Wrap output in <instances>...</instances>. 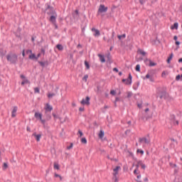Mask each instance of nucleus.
<instances>
[{
  "label": "nucleus",
  "instance_id": "obj_1",
  "mask_svg": "<svg viewBox=\"0 0 182 182\" xmlns=\"http://www.w3.org/2000/svg\"><path fill=\"white\" fill-rule=\"evenodd\" d=\"M6 59L11 65H16L18 62V55L15 53H10L6 55Z\"/></svg>",
  "mask_w": 182,
  "mask_h": 182
},
{
  "label": "nucleus",
  "instance_id": "obj_2",
  "mask_svg": "<svg viewBox=\"0 0 182 182\" xmlns=\"http://www.w3.org/2000/svg\"><path fill=\"white\" fill-rule=\"evenodd\" d=\"M48 14H51V16L50 17V21L52 22L53 24L56 23V18H58V14H56V11L51 9V12Z\"/></svg>",
  "mask_w": 182,
  "mask_h": 182
},
{
  "label": "nucleus",
  "instance_id": "obj_3",
  "mask_svg": "<svg viewBox=\"0 0 182 182\" xmlns=\"http://www.w3.org/2000/svg\"><path fill=\"white\" fill-rule=\"evenodd\" d=\"M107 6H105L103 4H100L98 9V14H106L107 12Z\"/></svg>",
  "mask_w": 182,
  "mask_h": 182
},
{
  "label": "nucleus",
  "instance_id": "obj_4",
  "mask_svg": "<svg viewBox=\"0 0 182 182\" xmlns=\"http://www.w3.org/2000/svg\"><path fill=\"white\" fill-rule=\"evenodd\" d=\"M148 138L142 137L139 139V143H144L145 144H150V137H149V134L147 135Z\"/></svg>",
  "mask_w": 182,
  "mask_h": 182
},
{
  "label": "nucleus",
  "instance_id": "obj_5",
  "mask_svg": "<svg viewBox=\"0 0 182 182\" xmlns=\"http://www.w3.org/2000/svg\"><path fill=\"white\" fill-rule=\"evenodd\" d=\"M80 103L81 105H90V97H86L85 100L82 99Z\"/></svg>",
  "mask_w": 182,
  "mask_h": 182
},
{
  "label": "nucleus",
  "instance_id": "obj_6",
  "mask_svg": "<svg viewBox=\"0 0 182 182\" xmlns=\"http://www.w3.org/2000/svg\"><path fill=\"white\" fill-rule=\"evenodd\" d=\"M52 10H53V7L50 6V5L48 4L46 9V14H48V15H52V14H49L50 12H52Z\"/></svg>",
  "mask_w": 182,
  "mask_h": 182
},
{
  "label": "nucleus",
  "instance_id": "obj_7",
  "mask_svg": "<svg viewBox=\"0 0 182 182\" xmlns=\"http://www.w3.org/2000/svg\"><path fill=\"white\" fill-rule=\"evenodd\" d=\"M52 110H53V107L52 106H50V105L46 104V113L50 112H52Z\"/></svg>",
  "mask_w": 182,
  "mask_h": 182
},
{
  "label": "nucleus",
  "instance_id": "obj_8",
  "mask_svg": "<svg viewBox=\"0 0 182 182\" xmlns=\"http://www.w3.org/2000/svg\"><path fill=\"white\" fill-rule=\"evenodd\" d=\"M159 97L160 99H166L167 97V92L165 90L161 91Z\"/></svg>",
  "mask_w": 182,
  "mask_h": 182
},
{
  "label": "nucleus",
  "instance_id": "obj_9",
  "mask_svg": "<svg viewBox=\"0 0 182 182\" xmlns=\"http://www.w3.org/2000/svg\"><path fill=\"white\" fill-rule=\"evenodd\" d=\"M92 32H95L94 36L97 37L100 35V31L98 29H96L95 28H92L91 29Z\"/></svg>",
  "mask_w": 182,
  "mask_h": 182
},
{
  "label": "nucleus",
  "instance_id": "obj_10",
  "mask_svg": "<svg viewBox=\"0 0 182 182\" xmlns=\"http://www.w3.org/2000/svg\"><path fill=\"white\" fill-rule=\"evenodd\" d=\"M28 59H31V60H38V57L33 53H31L28 55Z\"/></svg>",
  "mask_w": 182,
  "mask_h": 182
},
{
  "label": "nucleus",
  "instance_id": "obj_11",
  "mask_svg": "<svg viewBox=\"0 0 182 182\" xmlns=\"http://www.w3.org/2000/svg\"><path fill=\"white\" fill-rule=\"evenodd\" d=\"M18 111L17 107H14V109L11 112V117H16V112Z\"/></svg>",
  "mask_w": 182,
  "mask_h": 182
},
{
  "label": "nucleus",
  "instance_id": "obj_12",
  "mask_svg": "<svg viewBox=\"0 0 182 182\" xmlns=\"http://www.w3.org/2000/svg\"><path fill=\"white\" fill-rule=\"evenodd\" d=\"M145 62H149V66H150L151 68L153 66H156V65H157L156 63H154L151 60H149V59H146Z\"/></svg>",
  "mask_w": 182,
  "mask_h": 182
},
{
  "label": "nucleus",
  "instance_id": "obj_13",
  "mask_svg": "<svg viewBox=\"0 0 182 182\" xmlns=\"http://www.w3.org/2000/svg\"><path fill=\"white\" fill-rule=\"evenodd\" d=\"M33 136L36 137V140L37 141H41V137H42V135L41 134H36V133H33Z\"/></svg>",
  "mask_w": 182,
  "mask_h": 182
},
{
  "label": "nucleus",
  "instance_id": "obj_14",
  "mask_svg": "<svg viewBox=\"0 0 182 182\" xmlns=\"http://www.w3.org/2000/svg\"><path fill=\"white\" fill-rule=\"evenodd\" d=\"M38 63L42 68H45V66H48L49 65V63L48 61H38Z\"/></svg>",
  "mask_w": 182,
  "mask_h": 182
},
{
  "label": "nucleus",
  "instance_id": "obj_15",
  "mask_svg": "<svg viewBox=\"0 0 182 182\" xmlns=\"http://www.w3.org/2000/svg\"><path fill=\"white\" fill-rule=\"evenodd\" d=\"M132 74L129 73L128 79H127V82H126V85H132Z\"/></svg>",
  "mask_w": 182,
  "mask_h": 182
},
{
  "label": "nucleus",
  "instance_id": "obj_16",
  "mask_svg": "<svg viewBox=\"0 0 182 182\" xmlns=\"http://www.w3.org/2000/svg\"><path fill=\"white\" fill-rule=\"evenodd\" d=\"M34 117H36V119H39V120H42V114L39 112H36Z\"/></svg>",
  "mask_w": 182,
  "mask_h": 182
},
{
  "label": "nucleus",
  "instance_id": "obj_17",
  "mask_svg": "<svg viewBox=\"0 0 182 182\" xmlns=\"http://www.w3.org/2000/svg\"><path fill=\"white\" fill-rule=\"evenodd\" d=\"M6 55V50L0 48V56H5Z\"/></svg>",
  "mask_w": 182,
  "mask_h": 182
},
{
  "label": "nucleus",
  "instance_id": "obj_18",
  "mask_svg": "<svg viewBox=\"0 0 182 182\" xmlns=\"http://www.w3.org/2000/svg\"><path fill=\"white\" fill-rule=\"evenodd\" d=\"M98 56L100 57V60L102 63H105V62H106V59H105V55L98 54Z\"/></svg>",
  "mask_w": 182,
  "mask_h": 182
},
{
  "label": "nucleus",
  "instance_id": "obj_19",
  "mask_svg": "<svg viewBox=\"0 0 182 182\" xmlns=\"http://www.w3.org/2000/svg\"><path fill=\"white\" fill-rule=\"evenodd\" d=\"M152 73H153V70L149 71L148 73L145 76L146 79H150L151 77V76L153 75Z\"/></svg>",
  "mask_w": 182,
  "mask_h": 182
},
{
  "label": "nucleus",
  "instance_id": "obj_20",
  "mask_svg": "<svg viewBox=\"0 0 182 182\" xmlns=\"http://www.w3.org/2000/svg\"><path fill=\"white\" fill-rule=\"evenodd\" d=\"M98 137L100 139H102V137H105V132L102 129H100V133L98 134Z\"/></svg>",
  "mask_w": 182,
  "mask_h": 182
},
{
  "label": "nucleus",
  "instance_id": "obj_21",
  "mask_svg": "<svg viewBox=\"0 0 182 182\" xmlns=\"http://www.w3.org/2000/svg\"><path fill=\"white\" fill-rule=\"evenodd\" d=\"M119 170H120V166H116V168H114V177H116V175L118 174Z\"/></svg>",
  "mask_w": 182,
  "mask_h": 182
},
{
  "label": "nucleus",
  "instance_id": "obj_22",
  "mask_svg": "<svg viewBox=\"0 0 182 182\" xmlns=\"http://www.w3.org/2000/svg\"><path fill=\"white\" fill-rule=\"evenodd\" d=\"M171 29H178V23H174Z\"/></svg>",
  "mask_w": 182,
  "mask_h": 182
},
{
  "label": "nucleus",
  "instance_id": "obj_23",
  "mask_svg": "<svg viewBox=\"0 0 182 182\" xmlns=\"http://www.w3.org/2000/svg\"><path fill=\"white\" fill-rule=\"evenodd\" d=\"M138 53H140L142 56H146V52L141 49L138 50Z\"/></svg>",
  "mask_w": 182,
  "mask_h": 182
},
{
  "label": "nucleus",
  "instance_id": "obj_24",
  "mask_svg": "<svg viewBox=\"0 0 182 182\" xmlns=\"http://www.w3.org/2000/svg\"><path fill=\"white\" fill-rule=\"evenodd\" d=\"M173 54L171 53L169 57L168 58V59L166 60L167 63H170V62L171 61V59H173Z\"/></svg>",
  "mask_w": 182,
  "mask_h": 182
},
{
  "label": "nucleus",
  "instance_id": "obj_25",
  "mask_svg": "<svg viewBox=\"0 0 182 182\" xmlns=\"http://www.w3.org/2000/svg\"><path fill=\"white\" fill-rule=\"evenodd\" d=\"M51 117H52L50 116V112L46 113V120H50Z\"/></svg>",
  "mask_w": 182,
  "mask_h": 182
},
{
  "label": "nucleus",
  "instance_id": "obj_26",
  "mask_svg": "<svg viewBox=\"0 0 182 182\" xmlns=\"http://www.w3.org/2000/svg\"><path fill=\"white\" fill-rule=\"evenodd\" d=\"M117 38L119 41H122V39H124L126 38V34H122L120 36H117Z\"/></svg>",
  "mask_w": 182,
  "mask_h": 182
},
{
  "label": "nucleus",
  "instance_id": "obj_27",
  "mask_svg": "<svg viewBox=\"0 0 182 182\" xmlns=\"http://www.w3.org/2000/svg\"><path fill=\"white\" fill-rule=\"evenodd\" d=\"M57 49H58V50H63V46H62L61 44H58L56 46Z\"/></svg>",
  "mask_w": 182,
  "mask_h": 182
},
{
  "label": "nucleus",
  "instance_id": "obj_28",
  "mask_svg": "<svg viewBox=\"0 0 182 182\" xmlns=\"http://www.w3.org/2000/svg\"><path fill=\"white\" fill-rule=\"evenodd\" d=\"M81 143H82V144H86L87 143V140L86 139V138H82Z\"/></svg>",
  "mask_w": 182,
  "mask_h": 182
},
{
  "label": "nucleus",
  "instance_id": "obj_29",
  "mask_svg": "<svg viewBox=\"0 0 182 182\" xmlns=\"http://www.w3.org/2000/svg\"><path fill=\"white\" fill-rule=\"evenodd\" d=\"M8 168V163L4 162L3 164V170H6Z\"/></svg>",
  "mask_w": 182,
  "mask_h": 182
},
{
  "label": "nucleus",
  "instance_id": "obj_30",
  "mask_svg": "<svg viewBox=\"0 0 182 182\" xmlns=\"http://www.w3.org/2000/svg\"><path fill=\"white\" fill-rule=\"evenodd\" d=\"M53 96H56V94H55V93H50V94L48 95V97L49 99L53 97Z\"/></svg>",
  "mask_w": 182,
  "mask_h": 182
},
{
  "label": "nucleus",
  "instance_id": "obj_31",
  "mask_svg": "<svg viewBox=\"0 0 182 182\" xmlns=\"http://www.w3.org/2000/svg\"><path fill=\"white\" fill-rule=\"evenodd\" d=\"M85 65L87 69H90V65H89V63H87V61H85Z\"/></svg>",
  "mask_w": 182,
  "mask_h": 182
},
{
  "label": "nucleus",
  "instance_id": "obj_32",
  "mask_svg": "<svg viewBox=\"0 0 182 182\" xmlns=\"http://www.w3.org/2000/svg\"><path fill=\"white\" fill-rule=\"evenodd\" d=\"M111 59H112V58H111V56H110V53H109L107 54V60H108V62H109V63H112V61H110Z\"/></svg>",
  "mask_w": 182,
  "mask_h": 182
},
{
  "label": "nucleus",
  "instance_id": "obj_33",
  "mask_svg": "<svg viewBox=\"0 0 182 182\" xmlns=\"http://www.w3.org/2000/svg\"><path fill=\"white\" fill-rule=\"evenodd\" d=\"M135 70H136V72H140V65L138 64L136 65Z\"/></svg>",
  "mask_w": 182,
  "mask_h": 182
},
{
  "label": "nucleus",
  "instance_id": "obj_34",
  "mask_svg": "<svg viewBox=\"0 0 182 182\" xmlns=\"http://www.w3.org/2000/svg\"><path fill=\"white\" fill-rule=\"evenodd\" d=\"M133 96V92H127V97L128 98H130V97H132Z\"/></svg>",
  "mask_w": 182,
  "mask_h": 182
},
{
  "label": "nucleus",
  "instance_id": "obj_35",
  "mask_svg": "<svg viewBox=\"0 0 182 182\" xmlns=\"http://www.w3.org/2000/svg\"><path fill=\"white\" fill-rule=\"evenodd\" d=\"M54 177H59L60 181H62V180H63V178L61 177V176L58 173H55Z\"/></svg>",
  "mask_w": 182,
  "mask_h": 182
},
{
  "label": "nucleus",
  "instance_id": "obj_36",
  "mask_svg": "<svg viewBox=\"0 0 182 182\" xmlns=\"http://www.w3.org/2000/svg\"><path fill=\"white\" fill-rule=\"evenodd\" d=\"M113 38H109L107 40V43H109V45H112L113 43Z\"/></svg>",
  "mask_w": 182,
  "mask_h": 182
},
{
  "label": "nucleus",
  "instance_id": "obj_37",
  "mask_svg": "<svg viewBox=\"0 0 182 182\" xmlns=\"http://www.w3.org/2000/svg\"><path fill=\"white\" fill-rule=\"evenodd\" d=\"M54 168H55V170H59V164L55 163V164H54Z\"/></svg>",
  "mask_w": 182,
  "mask_h": 182
},
{
  "label": "nucleus",
  "instance_id": "obj_38",
  "mask_svg": "<svg viewBox=\"0 0 182 182\" xmlns=\"http://www.w3.org/2000/svg\"><path fill=\"white\" fill-rule=\"evenodd\" d=\"M26 83H29V81L28 80H24L21 82V85H26Z\"/></svg>",
  "mask_w": 182,
  "mask_h": 182
},
{
  "label": "nucleus",
  "instance_id": "obj_39",
  "mask_svg": "<svg viewBox=\"0 0 182 182\" xmlns=\"http://www.w3.org/2000/svg\"><path fill=\"white\" fill-rule=\"evenodd\" d=\"M136 153H140V154H144V151L141 149H137Z\"/></svg>",
  "mask_w": 182,
  "mask_h": 182
},
{
  "label": "nucleus",
  "instance_id": "obj_40",
  "mask_svg": "<svg viewBox=\"0 0 182 182\" xmlns=\"http://www.w3.org/2000/svg\"><path fill=\"white\" fill-rule=\"evenodd\" d=\"M40 90H39V87H35L34 88V93H39Z\"/></svg>",
  "mask_w": 182,
  "mask_h": 182
},
{
  "label": "nucleus",
  "instance_id": "obj_41",
  "mask_svg": "<svg viewBox=\"0 0 182 182\" xmlns=\"http://www.w3.org/2000/svg\"><path fill=\"white\" fill-rule=\"evenodd\" d=\"M169 164H170L171 167H172L173 168L177 167V165L176 164L170 163Z\"/></svg>",
  "mask_w": 182,
  "mask_h": 182
},
{
  "label": "nucleus",
  "instance_id": "obj_42",
  "mask_svg": "<svg viewBox=\"0 0 182 182\" xmlns=\"http://www.w3.org/2000/svg\"><path fill=\"white\" fill-rule=\"evenodd\" d=\"M26 53L27 55H31V54L32 53V50H27L26 51Z\"/></svg>",
  "mask_w": 182,
  "mask_h": 182
},
{
  "label": "nucleus",
  "instance_id": "obj_43",
  "mask_svg": "<svg viewBox=\"0 0 182 182\" xmlns=\"http://www.w3.org/2000/svg\"><path fill=\"white\" fill-rule=\"evenodd\" d=\"M87 77H89V76L87 75H85L83 78L82 80H85V82L87 80Z\"/></svg>",
  "mask_w": 182,
  "mask_h": 182
},
{
  "label": "nucleus",
  "instance_id": "obj_44",
  "mask_svg": "<svg viewBox=\"0 0 182 182\" xmlns=\"http://www.w3.org/2000/svg\"><path fill=\"white\" fill-rule=\"evenodd\" d=\"M110 95H112V96H114L116 95V91L115 90H111L110 91Z\"/></svg>",
  "mask_w": 182,
  "mask_h": 182
},
{
  "label": "nucleus",
  "instance_id": "obj_45",
  "mask_svg": "<svg viewBox=\"0 0 182 182\" xmlns=\"http://www.w3.org/2000/svg\"><path fill=\"white\" fill-rule=\"evenodd\" d=\"M180 79H181V76L180 75H178L176 77V80L178 81L180 80Z\"/></svg>",
  "mask_w": 182,
  "mask_h": 182
},
{
  "label": "nucleus",
  "instance_id": "obj_46",
  "mask_svg": "<svg viewBox=\"0 0 182 182\" xmlns=\"http://www.w3.org/2000/svg\"><path fill=\"white\" fill-rule=\"evenodd\" d=\"M149 80L150 82H154V77L153 76V75L151 76V77H149Z\"/></svg>",
  "mask_w": 182,
  "mask_h": 182
},
{
  "label": "nucleus",
  "instance_id": "obj_47",
  "mask_svg": "<svg viewBox=\"0 0 182 182\" xmlns=\"http://www.w3.org/2000/svg\"><path fill=\"white\" fill-rule=\"evenodd\" d=\"M42 124H45L46 123V119H43L42 117H41V119H40Z\"/></svg>",
  "mask_w": 182,
  "mask_h": 182
},
{
  "label": "nucleus",
  "instance_id": "obj_48",
  "mask_svg": "<svg viewBox=\"0 0 182 182\" xmlns=\"http://www.w3.org/2000/svg\"><path fill=\"white\" fill-rule=\"evenodd\" d=\"M72 147H73V143H71L70 145L67 147V149H68V150H70V149H72Z\"/></svg>",
  "mask_w": 182,
  "mask_h": 182
},
{
  "label": "nucleus",
  "instance_id": "obj_49",
  "mask_svg": "<svg viewBox=\"0 0 182 182\" xmlns=\"http://www.w3.org/2000/svg\"><path fill=\"white\" fill-rule=\"evenodd\" d=\"M53 116L54 117V119H59V117L58 115H56V114L53 113Z\"/></svg>",
  "mask_w": 182,
  "mask_h": 182
},
{
  "label": "nucleus",
  "instance_id": "obj_50",
  "mask_svg": "<svg viewBox=\"0 0 182 182\" xmlns=\"http://www.w3.org/2000/svg\"><path fill=\"white\" fill-rule=\"evenodd\" d=\"M78 133L80 134V137H82V136H83V132H82V131L78 130Z\"/></svg>",
  "mask_w": 182,
  "mask_h": 182
},
{
  "label": "nucleus",
  "instance_id": "obj_51",
  "mask_svg": "<svg viewBox=\"0 0 182 182\" xmlns=\"http://www.w3.org/2000/svg\"><path fill=\"white\" fill-rule=\"evenodd\" d=\"M166 75H167V73L166 71H163L162 73V77H164V76H166Z\"/></svg>",
  "mask_w": 182,
  "mask_h": 182
},
{
  "label": "nucleus",
  "instance_id": "obj_52",
  "mask_svg": "<svg viewBox=\"0 0 182 182\" xmlns=\"http://www.w3.org/2000/svg\"><path fill=\"white\" fill-rule=\"evenodd\" d=\"M141 168H143V170L146 169V165L144 164H142V165H141Z\"/></svg>",
  "mask_w": 182,
  "mask_h": 182
},
{
  "label": "nucleus",
  "instance_id": "obj_53",
  "mask_svg": "<svg viewBox=\"0 0 182 182\" xmlns=\"http://www.w3.org/2000/svg\"><path fill=\"white\" fill-rule=\"evenodd\" d=\"M174 119H176V116L173 114L171 115V120H174Z\"/></svg>",
  "mask_w": 182,
  "mask_h": 182
},
{
  "label": "nucleus",
  "instance_id": "obj_54",
  "mask_svg": "<svg viewBox=\"0 0 182 182\" xmlns=\"http://www.w3.org/2000/svg\"><path fill=\"white\" fill-rule=\"evenodd\" d=\"M139 2L141 4V5H144V2H146L144 0H139Z\"/></svg>",
  "mask_w": 182,
  "mask_h": 182
},
{
  "label": "nucleus",
  "instance_id": "obj_55",
  "mask_svg": "<svg viewBox=\"0 0 182 182\" xmlns=\"http://www.w3.org/2000/svg\"><path fill=\"white\" fill-rule=\"evenodd\" d=\"M79 111L80 112H84L85 111V107H80Z\"/></svg>",
  "mask_w": 182,
  "mask_h": 182
},
{
  "label": "nucleus",
  "instance_id": "obj_56",
  "mask_svg": "<svg viewBox=\"0 0 182 182\" xmlns=\"http://www.w3.org/2000/svg\"><path fill=\"white\" fill-rule=\"evenodd\" d=\"M137 164H138L139 166H141L142 164H144L141 161H137Z\"/></svg>",
  "mask_w": 182,
  "mask_h": 182
},
{
  "label": "nucleus",
  "instance_id": "obj_57",
  "mask_svg": "<svg viewBox=\"0 0 182 182\" xmlns=\"http://www.w3.org/2000/svg\"><path fill=\"white\" fill-rule=\"evenodd\" d=\"M111 38H112V39H114V31H112Z\"/></svg>",
  "mask_w": 182,
  "mask_h": 182
},
{
  "label": "nucleus",
  "instance_id": "obj_58",
  "mask_svg": "<svg viewBox=\"0 0 182 182\" xmlns=\"http://www.w3.org/2000/svg\"><path fill=\"white\" fill-rule=\"evenodd\" d=\"M113 71L114 72H119V69H117V68H113Z\"/></svg>",
  "mask_w": 182,
  "mask_h": 182
},
{
  "label": "nucleus",
  "instance_id": "obj_59",
  "mask_svg": "<svg viewBox=\"0 0 182 182\" xmlns=\"http://www.w3.org/2000/svg\"><path fill=\"white\" fill-rule=\"evenodd\" d=\"M139 169H135L134 171V174H139V173H137V171H138Z\"/></svg>",
  "mask_w": 182,
  "mask_h": 182
},
{
  "label": "nucleus",
  "instance_id": "obj_60",
  "mask_svg": "<svg viewBox=\"0 0 182 182\" xmlns=\"http://www.w3.org/2000/svg\"><path fill=\"white\" fill-rule=\"evenodd\" d=\"M41 53H43V55H45V49L43 48L41 49Z\"/></svg>",
  "mask_w": 182,
  "mask_h": 182
},
{
  "label": "nucleus",
  "instance_id": "obj_61",
  "mask_svg": "<svg viewBox=\"0 0 182 182\" xmlns=\"http://www.w3.org/2000/svg\"><path fill=\"white\" fill-rule=\"evenodd\" d=\"M115 102H120V98H119V97H116V99H115Z\"/></svg>",
  "mask_w": 182,
  "mask_h": 182
},
{
  "label": "nucleus",
  "instance_id": "obj_62",
  "mask_svg": "<svg viewBox=\"0 0 182 182\" xmlns=\"http://www.w3.org/2000/svg\"><path fill=\"white\" fill-rule=\"evenodd\" d=\"M176 45H177V46H178V45H180V41H176Z\"/></svg>",
  "mask_w": 182,
  "mask_h": 182
},
{
  "label": "nucleus",
  "instance_id": "obj_63",
  "mask_svg": "<svg viewBox=\"0 0 182 182\" xmlns=\"http://www.w3.org/2000/svg\"><path fill=\"white\" fill-rule=\"evenodd\" d=\"M179 63H182V58L178 60Z\"/></svg>",
  "mask_w": 182,
  "mask_h": 182
},
{
  "label": "nucleus",
  "instance_id": "obj_64",
  "mask_svg": "<svg viewBox=\"0 0 182 182\" xmlns=\"http://www.w3.org/2000/svg\"><path fill=\"white\" fill-rule=\"evenodd\" d=\"M137 106L139 107V109L141 108V104H138Z\"/></svg>",
  "mask_w": 182,
  "mask_h": 182
}]
</instances>
